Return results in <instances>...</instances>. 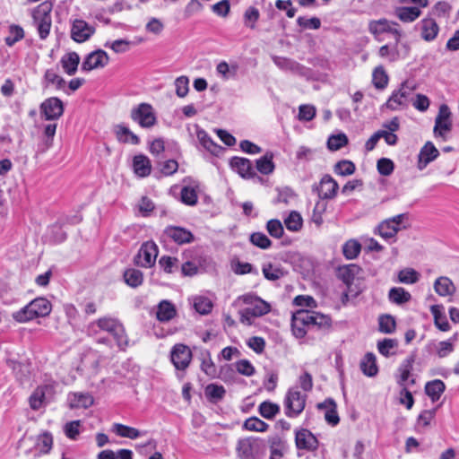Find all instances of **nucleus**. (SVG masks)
I'll use <instances>...</instances> for the list:
<instances>
[{
	"label": "nucleus",
	"instance_id": "18",
	"mask_svg": "<svg viewBox=\"0 0 459 459\" xmlns=\"http://www.w3.org/2000/svg\"><path fill=\"white\" fill-rule=\"evenodd\" d=\"M439 155L438 150L432 142H427L420 149L418 155L417 167L420 170H423L430 162L435 160Z\"/></svg>",
	"mask_w": 459,
	"mask_h": 459
},
{
	"label": "nucleus",
	"instance_id": "6",
	"mask_svg": "<svg viewBox=\"0 0 459 459\" xmlns=\"http://www.w3.org/2000/svg\"><path fill=\"white\" fill-rule=\"evenodd\" d=\"M407 218V213H401L385 219L378 224L375 233H378L385 240L394 239L395 241L398 231L407 228L405 225Z\"/></svg>",
	"mask_w": 459,
	"mask_h": 459
},
{
	"label": "nucleus",
	"instance_id": "21",
	"mask_svg": "<svg viewBox=\"0 0 459 459\" xmlns=\"http://www.w3.org/2000/svg\"><path fill=\"white\" fill-rule=\"evenodd\" d=\"M361 272V268L354 264L339 266L337 268L336 275L348 288L349 291H351V287L355 278Z\"/></svg>",
	"mask_w": 459,
	"mask_h": 459
},
{
	"label": "nucleus",
	"instance_id": "60",
	"mask_svg": "<svg viewBox=\"0 0 459 459\" xmlns=\"http://www.w3.org/2000/svg\"><path fill=\"white\" fill-rule=\"evenodd\" d=\"M452 121H435V126L433 129V134L436 138L441 137L443 140L447 139V134L452 130Z\"/></svg>",
	"mask_w": 459,
	"mask_h": 459
},
{
	"label": "nucleus",
	"instance_id": "35",
	"mask_svg": "<svg viewBox=\"0 0 459 459\" xmlns=\"http://www.w3.org/2000/svg\"><path fill=\"white\" fill-rule=\"evenodd\" d=\"M177 314L175 306L168 300H162L158 305L157 319L160 322L171 320Z\"/></svg>",
	"mask_w": 459,
	"mask_h": 459
},
{
	"label": "nucleus",
	"instance_id": "44",
	"mask_svg": "<svg viewBox=\"0 0 459 459\" xmlns=\"http://www.w3.org/2000/svg\"><path fill=\"white\" fill-rule=\"evenodd\" d=\"M377 346V351L381 355L385 358H389L395 354L394 350L398 346V342L396 339L385 338L382 341H379Z\"/></svg>",
	"mask_w": 459,
	"mask_h": 459
},
{
	"label": "nucleus",
	"instance_id": "4",
	"mask_svg": "<svg viewBox=\"0 0 459 459\" xmlns=\"http://www.w3.org/2000/svg\"><path fill=\"white\" fill-rule=\"evenodd\" d=\"M307 394H302L298 387L290 388L283 400L284 413L288 418L299 417L306 407Z\"/></svg>",
	"mask_w": 459,
	"mask_h": 459
},
{
	"label": "nucleus",
	"instance_id": "36",
	"mask_svg": "<svg viewBox=\"0 0 459 459\" xmlns=\"http://www.w3.org/2000/svg\"><path fill=\"white\" fill-rule=\"evenodd\" d=\"M394 13L402 22H412L420 16L421 11L416 6H400L395 8Z\"/></svg>",
	"mask_w": 459,
	"mask_h": 459
},
{
	"label": "nucleus",
	"instance_id": "58",
	"mask_svg": "<svg viewBox=\"0 0 459 459\" xmlns=\"http://www.w3.org/2000/svg\"><path fill=\"white\" fill-rule=\"evenodd\" d=\"M263 274L266 280L276 281L284 275L282 269L273 266L271 263L265 264L262 268Z\"/></svg>",
	"mask_w": 459,
	"mask_h": 459
},
{
	"label": "nucleus",
	"instance_id": "28",
	"mask_svg": "<svg viewBox=\"0 0 459 459\" xmlns=\"http://www.w3.org/2000/svg\"><path fill=\"white\" fill-rule=\"evenodd\" d=\"M434 290L442 297L452 296L456 290L454 282L446 276H440L435 281Z\"/></svg>",
	"mask_w": 459,
	"mask_h": 459
},
{
	"label": "nucleus",
	"instance_id": "40",
	"mask_svg": "<svg viewBox=\"0 0 459 459\" xmlns=\"http://www.w3.org/2000/svg\"><path fill=\"white\" fill-rule=\"evenodd\" d=\"M125 282L132 287L137 288L141 286L143 282V273L135 268H128L124 272L123 274Z\"/></svg>",
	"mask_w": 459,
	"mask_h": 459
},
{
	"label": "nucleus",
	"instance_id": "12",
	"mask_svg": "<svg viewBox=\"0 0 459 459\" xmlns=\"http://www.w3.org/2000/svg\"><path fill=\"white\" fill-rule=\"evenodd\" d=\"M237 453L240 459H260L261 446L257 439H240L237 445Z\"/></svg>",
	"mask_w": 459,
	"mask_h": 459
},
{
	"label": "nucleus",
	"instance_id": "49",
	"mask_svg": "<svg viewBox=\"0 0 459 459\" xmlns=\"http://www.w3.org/2000/svg\"><path fill=\"white\" fill-rule=\"evenodd\" d=\"M396 328V322L391 315H382L378 318V330L386 334L393 333Z\"/></svg>",
	"mask_w": 459,
	"mask_h": 459
},
{
	"label": "nucleus",
	"instance_id": "22",
	"mask_svg": "<svg viewBox=\"0 0 459 459\" xmlns=\"http://www.w3.org/2000/svg\"><path fill=\"white\" fill-rule=\"evenodd\" d=\"M302 320H304L303 322H308L309 328L317 327L318 329H329L332 323L329 316L309 310H305Z\"/></svg>",
	"mask_w": 459,
	"mask_h": 459
},
{
	"label": "nucleus",
	"instance_id": "46",
	"mask_svg": "<svg viewBox=\"0 0 459 459\" xmlns=\"http://www.w3.org/2000/svg\"><path fill=\"white\" fill-rule=\"evenodd\" d=\"M258 411L262 417L272 420L280 412V406L270 401H264L260 403Z\"/></svg>",
	"mask_w": 459,
	"mask_h": 459
},
{
	"label": "nucleus",
	"instance_id": "31",
	"mask_svg": "<svg viewBox=\"0 0 459 459\" xmlns=\"http://www.w3.org/2000/svg\"><path fill=\"white\" fill-rule=\"evenodd\" d=\"M362 373L369 377H375L378 373V367L377 365V359L374 353L368 352L363 357L359 363Z\"/></svg>",
	"mask_w": 459,
	"mask_h": 459
},
{
	"label": "nucleus",
	"instance_id": "1",
	"mask_svg": "<svg viewBox=\"0 0 459 459\" xmlns=\"http://www.w3.org/2000/svg\"><path fill=\"white\" fill-rule=\"evenodd\" d=\"M52 305L45 298H37L13 314V317L19 323H25L37 317H44L50 314Z\"/></svg>",
	"mask_w": 459,
	"mask_h": 459
},
{
	"label": "nucleus",
	"instance_id": "64",
	"mask_svg": "<svg viewBox=\"0 0 459 459\" xmlns=\"http://www.w3.org/2000/svg\"><path fill=\"white\" fill-rule=\"evenodd\" d=\"M260 17L259 10L254 6L248 7L244 13V23L250 29L255 28V22Z\"/></svg>",
	"mask_w": 459,
	"mask_h": 459
},
{
	"label": "nucleus",
	"instance_id": "26",
	"mask_svg": "<svg viewBox=\"0 0 459 459\" xmlns=\"http://www.w3.org/2000/svg\"><path fill=\"white\" fill-rule=\"evenodd\" d=\"M56 123H49L44 126V139L38 144L37 153H44L53 145V139L56 134Z\"/></svg>",
	"mask_w": 459,
	"mask_h": 459
},
{
	"label": "nucleus",
	"instance_id": "19",
	"mask_svg": "<svg viewBox=\"0 0 459 459\" xmlns=\"http://www.w3.org/2000/svg\"><path fill=\"white\" fill-rule=\"evenodd\" d=\"M296 446L299 449L315 451L318 447V441L311 431L302 429L296 432L295 435Z\"/></svg>",
	"mask_w": 459,
	"mask_h": 459
},
{
	"label": "nucleus",
	"instance_id": "3",
	"mask_svg": "<svg viewBox=\"0 0 459 459\" xmlns=\"http://www.w3.org/2000/svg\"><path fill=\"white\" fill-rule=\"evenodd\" d=\"M416 90V85L412 82L404 81L401 83L397 90H394L385 106L391 110H400L407 108L412 100L413 91Z\"/></svg>",
	"mask_w": 459,
	"mask_h": 459
},
{
	"label": "nucleus",
	"instance_id": "14",
	"mask_svg": "<svg viewBox=\"0 0 459 459\" xmlns=\"http://www.w3.org/2000/svg\"><path fill=\"white\" fill-rule=\"evenodd\" d=\"M163 235L177 245L189 244L195 239L194 234L189 230L179 226L166 227Z\"/></svg>",
	"mask_w": 459,
	"mask_h": 459
},
{
	"label": "nucleus",
	"instance_id": "20",
	"mask_svg": "<svg viewBox=\"0 0 459 459\" xmlns=\"http://www.w3.org/2000/svg\"><path fill=\"white\" fill-rule=\"evenodd\" d=\"M230 165L243 178H254L256 177V173L248 159L233 157L230 161Z\"/></svg>",
	"mask_w": 459,
	"mask_h": 459
},
{
	"label": "nucleus",
	"instance_id": "47",
	"mask_svg": "<svg viewBox=\"0 0 459 459\" xmlns=\"http://www.w3.org/2000/svg\"><path fill=\"white\" fill-rule=\"evenodd\" d=\"M257 170L264 174L268 175L273 172L274 163L273 161V154L267 152L264 156L261 157L256 160Z\"/></svg>",
	"mask_w": 459,
	"mask_h": 459
},
{
	"label": "nucleus",
	"instance_id": "53",
	"mask_svg": "<svg viewBox=\"0 0 459 459\" xmlns=\"http://www.w3.org/2000/svg\"><path fill=\"white\" fill-rule=\"evenodd\" d=\"M45 87L55 84L57 90H62L65 85V81L58 75L54 70L48 69L43 77Z\"/></svg>",
	"mask_w": 459,
	"mask_h": 459
},
{
	"label": "nucleus",
	"instance_id": "34",
	"mask_svg": "<svg viewBox=\"0 0 459 459\" xmlns=\"http://www.w3.org/2000/svg\"><path fill=\"white\" fill-rule=\"evenodd\" d=\"M112 430L121 437H127L130 439H136L146 434V431H140L135 428L126 426L121 423H114Z\"/></svg>",
	"mask_w": 459,
	"mask_h": 459
},
{
	"label": "nucleus",
	"instance_id": "7",
	"mask_svg": "<svg viewBox=\"0 0 459 459\" xmlns=\"http://www.w3.org/2000/svg\"><path fill=\"white\" fill-rule=\"evenodd\" d=\"M65 111L63 101L57 97L46 99L39 106L41 117L48 121L59 119Z\"/></svg>",
	"mask_w": 459,
	"mask_h": 459
},
{
	"label": "nucleus",
	"instance_id": "17",
	"mask_svg": "<svg viewBox=\"0 0 459 459\" xmlns=\"http://www.w3.org/2000/svg\"><path fill=\"white\" fill-rule=\"evenodd\" d=\"M71 409H88L94 403L93 396L88 392H72L67 395Z\"/></svg>",
	"mask_w": 459,
	"mask_h": 459
},
{
	"label": "nucleus",
	"instance_id": "59",
	"mask_svg": "<svg viewBox=\"0 0 459 459\" xmlns=\"http://www.w3.org/2000/svg\"><path fill=\"white\" fill-rule=\"evenodd\" d=\"M110 334L113 336V339L116 341L117 345L120 350H125L127 347L128 338L121 323L118 326L113 329V332Z\"/></svg>",
	"mask_w": 459,
	"mask_h": 459
},
{
	"label": "nucleus",
	"instance_id": "39",
	"mask_svg": "<svg viewBox=\"0 0 459 459\" xmlns=\"http://www.w3.org/2000/svg\"><path fill=\"white\" fill-rule=\"evenodd\" d=\"M457 339V334L455 333L453 337L446 341H442L437 343H433L434 350L436 354L439 358H446L450 353H452L455 350V342Z\"/></svg>",
	"mask_w": 459,
	"mask_h": 459
},
{
	"label": "nucleus",
	"instance_id": "52",
	"mask_svg": "<svg viewBox=\"0 0 459 459\" xmlns=\"http://www.w3.org/2000/svg\"><path fill=\"white\" fill-rule=\"evenodd\" d=\"M361 250V245L355 239H350L342 246L343 255L350 260L356 258Z\"/></svg>",
	"mask_w": 459,
	"mask_h": 459
},
{
	"label": "nucleus",
	"instance_id": "61",
	"mask_svg": "<svg viewBox=\"0 0 459 459\" xmlns=\"http://www.w3.org/2000/svg\"><path fill=\"white\" fill-rule=\"evenodd\" d=\"M250 242L262 249H268L272 246V241L263 232H255L250 235Z\"/></svg>",
	"mask_w": 459,
	"mask_h": 459
},
{
	"label": "nucleus",
	"instance_id": "55",
	"mask_svg": "<svg viewBox=\"0 0 459 459\" xmlns=\"http://www.w3.org/2000/svg\"><path fill=\"white\" fill-rule=\"evenodd\" d=\"M420 280V273L412 268H404L398 272V281L404 284H413Z\"/></svg>",
	"mask_w": 459,
	"mask_h": 459
},
{
	"label": "nucleus",
	"instance_id": "15",
	"mask_svg": "<svg viewBox=\"0 0 459 459\" xmlns=\"http://www.w3.org/2000/svg\"><path fill=\"white\" fill-rule=\"evenodd\" d=\"M339 188L338 183L330 176L325 175L318 185L313 186L320 199H333Z\"/></svg>",
	"mask_w": 459,
	"mask_h": 459
},
{
	"label": "nucleus",
	"instance_id": "2",
	"mask_svg": "<svg viewBox=\"0 0 459 459\" xmlns=\"http://www.w3.org/2000/svg\"><path fill=\"white\" fill-rule=\"evenodd\" d=\"M247 307L239 311L240 321L244 324L251 325L252 321L255 317L262 316L270 312V305L252 294H246L239 297Z\"/></svg>",
	"mask_w": 459,
	"mask_h": 459
},
{
	"label": "nucleus",
	"instance_id": "54",
	"mask_svg": "<svg viewBox=\"0 0 459 459\" xmlns=\"http://www.w3.org/2000/svg\"><path fill=\"white\" fill-rule=\"evenodd\" d=\"M430 311L434 316L435 325L443 332L448 331L450 325L446 316L440 312V307L437 305L432 306Z\"/></svg>",
	"mask_w": 459,
	"mask_h": 459
},
{
	"label": "nucleus",
	"instance_id": "30",
	"mask_svg": "<svg viewBox=\"0 0 459 459\" xmlns=\"http://www.w3.org/2000/svg\"><path fill=\"white\" fill-rule=\"evenodd\" d=\"M60 63L64 71L68 75H74L78 69L80 56L76 52L72 51L64 55L60 59Z\"/></svg>",
	"mask_w": 459,
	"mask_h": 459
},
{
	"label": "nucleus",
	"instance_id": "23",
	"mask_svg": "<svg viewBox=\"0 0 459 459\" xmlns=\"http://www.w3.org/2000/svg\"><path fill=\"white\" fill-rule=\"evenodd\" d=\"M420 29V36L425 41H433L438 32L439 26L433 18L426 17L419 23Z\"/></svg>",
	"mask_w": 459,
	"mask_h": 459
},
{
	"label": "nucleus",
	"instance_id": "29",
	"mask_svg": "<svg viewBox=\"0 0 459 459\" xmlns=\"http://www.w3.org/2000/svg\"><path fill=\"white\" fill-rule=\"evenodd\" d=\"M317 408L326 409L325 420L328 424L336 426L339 423L340 418L336 411V403L333 399H327L324 403H318Z\"/></svg>",
	"mask_w": 459,
	"mask_h": 459
},
{
	"label": "nucleus",
	"instance_id": "56",
	"mask_svg": "<svg viewBox=\"0 0 459 459\" xmlns=\"http://www.w3.org/2000/svg\"><path fill=\"white\" fill-rule=\"evenodd\" d=\"M243 427L249 431L264 432L269 425L257 417H250L245 420Z\"/></svg>",
	"mask_w": 459,
	"mask_h": 459
},
{
	"label": "nucleus",
	"instance_id": "38",
	"mask_svg": "<svg viewBox=\"0 0 459 459\" xmlns=\"http://www.w3.org/2000/svg\"><path fill=\"white\" fill-rule=\"evenodd\" d=\"M115 134L117 139L120 143H130L132 144H138L140 143L139 137L130 131L128 127L123 125L115 126Z\"/></svg>",
	"mask_w": 459,
	"mask_h": 459
},
{
	"label": "nucleus",
	"instance_id": "37",
	"mask_svg": "<svg viewBox=\"0 0 459 459\" xmlns=\"http://www.w3.org/2000/svg\"><path fill=\"white\" fill-rule=\"evenodd\" d=\"M445 390L446 385L440 379L429 381L425 385L426 394L431 399L432 402L438 401Z\"/></svg>",
	"mask_w": 459,
	"mask_h": 459
},
{
	"label": "nucleus",
	"instance_id": "10",
	"mask_svg": "<svg viewBox=\"0 0 459 459\" xmlns=\"http://www.w3.org/2000/svg\"><path fill=\"white\" fill-rule=\"evenodd\" d=\"M170 360L176 369L185 371L192 360V351L186 345L178 343L170 351Z\"/></svg>",
	"mask_w": 459,
	"mask_h": 459
},
{
	"label": "nucleus",
	"instance_id": "63",
	"mask_svg": "<svg viewBox=\"0 0 459 459\" xmlns=\"http://www.w3.org/2000/svg\"><path fill=\"white\" fill-rule=\"evenodd\" d=\"M24 37L23 29L18 25H12L9 29V35L5 38V44L9 47L13 46L16 42Z\"/></svg>",
	"mask_w": 459,
	"mask_h": 459
},
{
	"label": "nucleus",
	"instance_id": "43",
	"mask_svg": "<svg viewBox=\"0 0 459 459\" xmlns=\"http://www.w3.org/2000/svg\"><path fill=\"white\" fill-rule=\"evenodd\" d=\"M369 30L375 35L382 34L384 32H393L397 36H400V32L396 29H393L390 22L385 19L371 22L369 23Z\"/></svg>",
	"mask_w": 459,
	"mask_h": 459
},
{
	"label": "nucleus",
	"instance_id": "13",
	"mask_svg": "<svg viewBox=\"0 0 459 459\" xmlns=\"http://www.w3.org/2000/svg\"><path fill=\"white\" fill-rule=\"evenodd\" d=\"M109 61L106 51L97 49L89 53L82 63L81 69L83 72H90L94 69L105 67Z\"/></svg>",
	"mask_w": 459,
	"mask_h": 459
},
{
	"label": "nucleus",
	"instance_id": "50",
	"mask_svg": "<svg viewBox=\"0 0 459 459\" xmlns=\"http://www.w3.org/2000/svg\"><path fill=\"white\" fill-rule=\"evenodd\" d=\"M284 224L288 230L296 232L302 228L303 220L299 212L292 211L287 218L284 219Z\"/></svg>",
	"mask_w": 459,
	"mask_h": 459
},
{
	"label": "nucleus",
	"instance_id": "8",
	"mask_svg": "<svg viewBox=\"0 0 459 459\" xmlns=\"http://www.w3.org/2000/svg\"><path fill=\"white\" fill-rule=\"evenodd\" d=\"M131 118L141 127L150 128L156 123V116L152 105L141 103L131 111Z\"/></svg>",
	"mask_w": 459,
	"mask_h": 459
},
{
	"label": "nucleus",
	"instance_id": "62",
	"mask_svg": "<svg viewBox=\"0 0 459 459\" xmlns=\"http://www.w3.org/2000/svg\"><path fill=\"white\" fill-rule=\"evenodd\" d=\"M355 165L352 161L342 160L334 165V173L340 176H350L355 171Z\"/></svg>",
	"mask_w": 459,
	"mask_h": 459
},
{
	"label": "nucleus",
	"instance_id": "25",
	"mask_svg": "<svg viewBox=\"0 0 459 459\" xmlns=\"http://www.w3.org/2000/svg\"><path fill=\"white\" fill-rule=\"evenodd\" d=\"M272 59L274 65L283 71H290L293 74H302L304 66L299 63L296 62L288 57L273 56Z\"/></svg>",
	"mask_w": 459,
	"mask_h": 459
},
{
	"label": "nucleus",
	"instance_id": "42",
	"mask_svg": "<svg viewBox=\"0 0 459 459\" xmlns=\"http://www.w3.org/2000/svg\"><path fill=\"white\" fill-rule=\"evenodd\" d=\"M201 370L209 377L214 378L217 376V368L208 351L201 353Z\"/></svg>",
	"mask_w": 459,
	"mask_h": 459
},
{
	"label": "nucleus",
	"instance_id": "16",
	"mask_svg": "<svg viewBox=\"0 0 459 459\" xmlns=\"http://www.w3.org/2000/svg\"><path fill=\"white\" fill-rule=\"evenodd\" d=\"M95 32L94 27L83 20L76 19L71 28V38L77 43L87 41Z\"/></svg>",
	"mask_w": 459,
	"mask_h": 459
},
{
	"label": "nucleus",
	"instance_id": "48",
	"mask_svg": "<svg viewBox=\"0 0 459 459\" xmlns=\"http://www.w3.org/2000/svg\"><path fill=\"white\" fill-rule=\"evenodd\" d=\"M388 75L382 66L376 67L372 74V82L378 90L385 89L388 84Z\"/></svg>",
	"mask_w": 459,
	"mask_h": 459
},
{
	"label": "nucleus",
	"instance_id": "45",
	"mask_svg": "<svg viewBox=\"0 0 459 459\" xmlns=\"http://www.w3.org/2000/svg\"><path fill=\"white\" fill-rule=\"evenodd\" d=\"M226 390L222 385L210 384L205 387V395L212 403H217L223 399Z\"/></svg>",
	"mask_w": 459,
	"mask_h": 459
},
{
	"label": "nucleus",
	"instance_id": "32",
	"mask_svg": "<svg viewBox=\"0 0 459 459\" xmlns=\"http://www.w3.org/2000/svg\"><path fill=\"white\" fill-rule=\"evenodd\" d=\"M196 136L201 145L211 153L217 155L221 152V147L213 142L205 130L199 126H196Z\"/></svg>",
	"mask_w": 459,
	"mask_h": 459
},
{
	"label": "nucleus",
	"instance_id": "27",
	"mask_svg": "<svg viewBox=\"0 0 459 459\" xmlns=\"http://www.w3.org/2000/svg\"><path fill=\"white\" fill-rule=\"evenodd\" d=\"M133 167L134 173L141 178L149 176L152 171L151 160L143 154H138L134 157Z\"/></svg>",
	"mask_w": 459,
	"mask_h": 459
},
{
	"label": "nucleus",
	"instance_id": "9",
	"mask_svg": "<svg viewBox=\"0 0 459 459\" xmlns=\"http://www.w3.org/2000/svg\"><path fill=\"white\" fill-rule=\"evenodd\" d=\"M158 254V246L153 241H146L141 246L134 260L139 266L150 268L154 265Z\"/></svg>",
	"mask_w": 459,
	"mask_h": 459
},
{
	"label": "nucleus",
	"instance_id": "51",
	"mask_svg": "<svg viewBox=\"0 0 459 459\" xmlns=\"http://www.w3.org/2000/svg\"><path fill=\"white\" fill-rule=\"evenodd\" d=\"M180 261L178 257L163 255L159 260L160 268L166 273H173L179 269Z\"/></svg>",
	"mask_w": 459,
	"mask_h": 459
},
{
	"label": "nucleus",
	"instance_id": "5",
	"mask_svg": "<svg viewBox=\"0 0 459 459\" xmlns=\"http://www.w3.org/2000/svg\"><path fill=\"white\" fill-rule=\"evenodd\" d=\"M51 10L52 4L48 1L41 3L33 10V21L41 39H46L49 35L52 24Z\"/></svg>",
	"mask_w": 459,
	"mask_h": 459
},
{
	"label": "nucleus",
	"instance_id": "11",
	"mask_svg": "<svg viewBox=\"0 0 459 459\" xmlns=\"http://www.w3.org/2000/svg\"><path fill=\"white\" fill-rule=\"evenodd\" d=\"M55 395V386L53 385H43L38 386L29 398L30 406L37 411L44 404L53 399Z\"/></svg>",
	"mask_w": 459,
	"mask_h": 459
},
{
	"label": "nucleus",
	"instance_id": "24",
	"mask_svg": "<svg viewBox=\"0 0 459 459\" xmlns=\"http://www.w3.org/2000/svg\"><path fill=\"white\" fill-rule=\"evenodd\" d=\"M414 362H415V355L411 354V355L408 356L405 359H403L402 361V363L400 364L399 368H398L400 376L397 380V383L399 385H407L408 381L411 385L415 384V380L413 378L409 379L411 373L413 369Z\"/></svg>",
	"mask_w": 459,
	"mask_h": 459
},
{
	"label": "nucleus",
	"instance_id": "33",
	"mask_svg": "<svg viewBox=\"0 0 459 459\" xmlns=\"http://www.w3.org/2000/svg\"><path fill=\"white\" fill-rule=\"evenodd\" d=\"M303 314H305V310L298 311L292 316L291 330L297 338H303L307 333L306 327L309 328L308 322H303L304 320H302Z\"/></svg>",
	"mask_w": 459,
	"mask_h": 459
},
{
	"label": "nucleus",
	"instance_id": "57",
	"mask_svg": "<svg viewBox=\"0 0 459 459\" xmlns=\"http://www.w3.org/2000/svg\"><path fill=\"white\" fill-rule=\"evenodd\" d=\"M194 307L201 315H207L212 311V303L210 299L198 296L194 299Z\"/></svg>",
	"mask_w": 459,
	"mask_h": 459
},
{
	"label": "nucleus",
	"instance_id": "41",
	"mask_svg": "<svg viewBox=\"0 0 459 459\" xmlns=\"http://www.w3.org/2000/svg\"><path fill=\"white\" fill-rule=\"evenodd\" d=\"M388 299L392 303L402 305L410 301L411 295L402 287H393L388 292Z\"/></svg>",
	"mask_w": 459,
	"mask_h": 459
}]
</instances>
